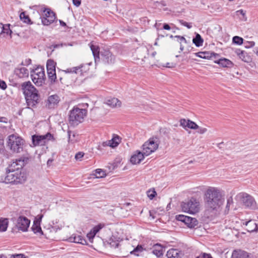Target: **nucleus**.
Listing matches in <instances>:
<instances>
[{
	"instance_id": "21",
	"label": "nucleus",
	"mask_w": 258,
	"mask_h": 258,
	"mask_svg": "<svg viewBox=\"0 0 258 258\" xmlns=\"http://www.w3.org/2000/svg\"><path fill=\"white\" fill-rule=\"evenodd\" d=\"M14 74L19 78H27L29 76V71L24 67L18 66L15 69Z\"/></svg>"
},
{
	"instance_id": "48",
	"label": "nucleus",
	"mask_w": 258,
	"mask_h": 258,
	"mask_svg": "<svg viewBox=\"0 0 258 258\" xmlns=\"http://www.w3.org/2000/svg\"><path fill=\"white\" fill-rule=\"evenodd\" d=\"M196 258H213L210 254L206 253H202L200 255L197 257Z\"/></svg>"
},
{
	"instance_id": "59",
	"label": "nucleus",
	"mask_w": 258,
	"mask_h": 258,
	"mask_svg": "<svg viewBox=\"0 0 258 258\" xmlns=\"http://www.w3.org/2000/svg\"><path fill=\"white\" fill-rule=\"evenodd\" d=\"M75 44V42H71V43H64L63 44H62L64 46H73L74 44Z\"/></svg>"
},
{
	"instance_id": "19",
	"label": "nucleus",
	"mask_w": 258,
	"mask_h": 258,
	"mask_svg": "<svg viewBox=\"0 0 258 258\" xmlns=\"http://www.w3.org/2000/svg\"><path fill=\"white\" fill-rule=\"evenodd\" d=\"M214 62L223 68H232L234 66V63L231 60L225 58L218 57L214 60Z\"/></svg>"
},
{
	"instance_id": "39",
	"label": "nucleus",
	"mask_w": 258,
	"mask_h": 258,
	"mask_svg": "<svg viewBox=\"0 0 258 258\" xmlns=\"http://www.w3.org/2000/svg\"><path fill=\"white\" fill-rule=\"evenodd\" d=\"M10 24H6V25L3 24V28H2L3 35L5 34H7V35H11V33L12 32L10 28Z\"/></svg>"
},
{
	"instance_id": "24",
	"label": "nucleus",
	"mask_w": 258,
	"mask_h": 258,
	"mask_svg": "<svg viewBox=\"0 0 258 258\" xmlns=\"http://www.w3.org/2000/svg\"><path fill=\"white\" fill-rule=\"evenodd\" d=\"M69 241L71 242H75L77 243H80L83 245L87 244V241L82 236L73 234L69 238Z\"/></svg>"
},
{
	"instance_id": "41",
	"label": "nucleus",
	"mask_w": 258,
	"mask_h": 258,
	"mask_svg": "<svg viewBox=\"0 0 258 258\" xmlns=\"http://www.w3.org/2000/svg\"><path fill=\"white\" fill-rule=\"evenodd\" d=\"M233 42L236 44L241 45L243 43V39L239 36H234L232 39Z\"/></svg>"
},
{
	"instance_id": "4",
	"label": "nucleus",
	"mask_w": 258,
	"mask_h": 258,
	"mask_svg": "<svg viewBox=\"0 0 258 258\" xmlns=\"http://www.w3.org/2000/svg\"><path fill=\"white\" fill-rule=\"evenodd\" d=\"M87 114L85 109H81L78 107H74L70 111L69 122L70 125L76 126L83 122L84 117Z\"/></svg>"
},
{
	"instance_id": "56",
	"label": "nucleus",
	"mask_w": 258,
	"mask_h": 258,
	"mask_svg": "<svg viewBox=\"0 0 258 258\" xmlns=\"http://www.w3.org/2000/svg\"><path fill=\"white\" fill-rule=\"evenodd\" d=\"M236 13L237 14V15L240 14L242 15L243 17L245 16V12L243 10H238L236 12Z\"/></svg>"
},
{
	"instance_id": "23",
	"label": "nucleus",
	"mask_w": 258,
	"mask_h": 258,
	"mask_svg": "<svg viewBox=\"0 0 258 258\" xmlns=\"http://www.w3.org/2000/svg\"><path fill=\"white\" fill-rule=\"evenodd\" d=\"M246 227V230L249 232L257 231L258 227L256 223L253 220H250L248 221L243 223Z\"/></svg>"
},
{
	"instance_id": "62",
	"label": "nucleus",
	"mask_w": 258,
	"mask_h": 258,
	"mask_svg": "<svg viewBox=\"0 0 258 258\" xmlns=\"http://www.w3.org/2000/svg\"><path fill=\"white\" fill-rule=\"evenodd\" d=\"M0 122H7V119L5 117H1L0 118Z\"/></svg>"
},
{
	"instance_id": "35",
	"label": "nucleus",
	"mask_w": 258,
	"mask_h": 258,
	"mask_svg": "<svg viewBox=\"0 0 258 258\" xmlns=\"http://www.w3.org/2000/svg\"><path fill=\"white\" fill-rule=\"evenodd\" d=\"M8 219H0V231H5L7 230L8 226Z\"/></svg>"
},
{
	"instance_id": "28",
	"label": "nucleus",
	"mask_w": 258,
	"mask_h": 258,
	"mask_svg": "<svg viewBox=\"0 0 258 258\" xmlns=\"http://www.w3.org/2000/svg\"><path fill=\"white\" fill-rule=\"evenodd\" d=\"M68 141L69 143H74L78 140V135L74 132H72L70 130L68 131Z\"/></svg>"
},
{
	"instance_id": "31",
	"label": "nucleus",
	"mask_w": 258,
	"mask_h": 258,
	"mask_svg": "<svg viewBox=\"0 0 258 258\" xmlns=\"http://www.w3.org/2000/svg\"><path fill=\"white\" fill-rule=\"evenodd\" d=\"M121 102L118 99L116 98H113L109 99L107 100L106 104L111 107H116L117 106H120Z\"/></svg>"
},
{
	"instance_id": "9",
	"label": "nucleus",
	"mask_w": 258,
	"mask_h": 258,
	"mask_svg": "<svg viewBox=\"0 0 258 258\" xmlns=\"http://www.w3.org/2000/svg\"><path fill=\"white\" fill-rule=\"evenodd\" d=\"M32 143L34 146H43L49 141H55L53 136L50 133L44 135H35L32 136Z\"/></svg>"
},
{
	"instance_id": "14",
	"label": "nucleus",
	"mask_w": 258,
	"mask_h": 258,
	"mask_svg": "<svg viewBox=\"0 0 258 258\" xmlns=\"http://www.w3.org/2000/svg\"><path fill=\"white\" fill-rule=\"evenodd\" d=\"M101 59L105 63L112 64L115 61V56L109 50L103 49L100 51Z\"/></svg>"
},
{
	"instance_id": "64",
	"label": "nucleus",
	"mask_w": 258,
	"mask_h": 258,
	"mask_svg": "<svg viewBox=\"0 0 258 258\" xmlns=\"http://www.w3.org/2000/svg\"><path fill=\"white\" fill-rule=\"evenodd\" d=\"M254 52L258 56V47L254 48L253 50Z\"/></svg>"
},
{
	"instance_id": "17",
	"label": "nucleus",
	"mask_w": 258,
	"mask_h": 258,
	"mask_svg": "<svg viewBox=\"0 0 258 258\" xmlns=\"http://www.w3.org/2000/svg\"><path fill=\"white\" fill-rule=\"evenodd\" d=\"M60 99L58 95H52L48 97L46 105L49 108H53L57 105Z\"/></svg>"
},
{
	"instance_id": "15",
	"label": "nucleus",
	"mask_w": 258,
	"mask_h": 258,
	"mask_svg": "<svg viewBox=\"0 0 258 258\" xmlns=\"http://www.w3.org/2000/svg\"><path fill=\"white\" fill-rule=\"evenodd\" d=\"M179 122L180 125L185 130L186 128L192 130H197L199 128V125L196 122L189 119L186 120L184 118H182L180 120Z\"/></svg>"
},
{
	"instance_id": "37",
	"label": "nucleus",
	"mask_w": 258,
	"mask_h": 258,
	"mask_svg": "<svg viewBox=\"0 0 258 258\" xmlns=\"http://www.w3.org/2000/svg\"><path fill=\"white\" fill-rule=\"evenodd\" d=\"M47 72L49 79H50L51 82H55L56 79L55 69L54 70H52V71H49Z\"/></svg>"
},
{
	"instance_id": "11",
	"label": "nucleus",
	"mask_w": 258,
	"mask_h": 258,
	"mask_svg": "<svg viewBox=\"0 0 258 258\" xmlns=\"http://www.w3.org/2000/svg\"><path fill=\"white\" fill-rule=\"evenodd\" d=\"M43 12L44 16L41 18L43 25L48 26L54 22L56 19V16L53 12L49 9H46Z\"/></svg>"
},
{
	"instance_id": "7",
	"label": "nucleus",
	"mask_w": 258,
	"mask_h": 258,
	"mask_svg": "<svg viewBox=\"0 0 258 258\" xmlns=\"http://www.w3.org/2000/svg\"><path fill=\"white\" fill-rule=\"evenodd\" d=\"M159 143L157 138H152L146 141L142 146L143 152L146 156L154 152L158 148Z\"/></svg>"
},
{
	"instance_id": "38",
	"label": "nucleus",
	"mask_w": 258,
	"mask_h": 258,
	"mask_svg": "<svg viewBox=\"0 0 258 258\" xmlns=\"http://www.w3.org/2000/svg\"><path fill=\"white\" fill-rule=\"evenodd\" d=\"M20 19L23 21L24 23L29 24L31 22V20L29 16L26 15L25 12H22L20 15Z\"/></svg>"
},
{
	"instance_id": "54",
	"label": "nucleus",
	"mask_w": 258,
	"mask_h": 258,
	"mask_svg": "<svg viewBox=\"0 0 258 258\" xmlns=\"http://www.w3.org/2000/svg\"><path fill=\"white\" fill-rule=\"evenodd\" d=\"M142 249V247L141 246H138L134 250L131 252V253H135L136 254V252L138 251H141Z\"/></svg>"
},
{
	"instance_id": "34",
	"label": "nucleus",
	"mask_w": 258,
	"mask_h": 258,
	"mask_svg": "<svg viewBox=\"0 0 258 258\" xmlns=\"http://www.w3.org/2000/svg\"><path fill=\"white\" fill-rule=\"evenodd\" d=\"M204 40L199 34H197L196 37L192 39V42L197 47H200L203 45Z\"/></svg>"
},
{
	"instance_id": "50",
	"label": "nucleus",
	"mask_w": 258,
	"mask_h": 258,
	"mask_svg": "<svg viewBox=\"0 0 258 258\" xmlns=\"http://www.w3.org/2000/svg\"><path fill=\"white\" fill-rule=\"evenodd\" d=\"M198 129L199 130L198 133L200 134H204L207 131V129L206 128L200 127L199 126Z\"/></svg>"
},
{
	"instance_id": "58",
	"label": "nucleus",
	"mask_w": 258,
	"mask_h": 258,
	"mask_svg": "<svg viewBox=\"0 0 258 258\" xmlns=\"http://www.w3.org/2000/svg\"><path fill=\"white\" fill-rule=\"evenodd\" d=\"M232 203V200H230V199H228L227 200V202L226 208H229L230 204H231Z\"/></svg>"
},
{
	"instance_id": "51",
	"label": "nucleus",
	"mask_w": 258,
	"mask_h": 258,
	"mask_svg": "<svg viewBox=\"0 0 258 258\" xmlns=\"http://www.w3.org/2000/svg\"><path fill=\"white\" fill-rule=\"evenodd\" d=\"M73 3L75 6L78 7L81 4V0H73Z\"/></svg>"
},
{
	"instance_id": "20",
	"label": "nucleus",
	"mask_w": 258,
	"mask_h": 258,
	"mask_svg": "<svg viewBox=\"0 0 258 258\" xmlns=\"http://www.w3.org/2000/svg\"><path fill=\"white\" fill-rule=\"evenodd\" d=\"M120 142L121 139L120 137L116 135L114 136L111 140L104 142L102 143V146L103 147L109 146L112 148H115L119 144Z\"/></svg>"
},
{
	"instance_id": "42",
	"label": "nucleus",
	"mask_w": 258,
	"mask_h": 258,
	"mask_svg": "<svg viewBox=\"0 0 258 258\" xmlns=\"http://www.w3.org/2000/svg\"><path fill=\"white\" fill-rule=\"evenodd\" d=\"M82 67H74L70 69H68L67 70L64 71L65 73H77L78 71L81 69Z\"/></svg>"
},
{
	"instance_id": "60",
	"label": "nucleus",
	"mask_w": 258,
	"mask_h": 258,
	"mask_svg": "<svg viewBox=\"0 0 258 258\" xmlns=\"http://www.w3.org/2000/svg\"><path fill=\"white\" fill-rule=\"evenodd\" d=\"M3 24L2 23H0V36L3 35Z\"/></svg>"
},
{
	"instance_id": "16",
	"label": "nucleus",
	"mask_w": 258,
	"mask_h": 258,
	"mask_svg": "<svg viewBox=\"0 0 258 258\" xmlns=\"http://www.w3.org/2000/svg\"><path fill=\"white\" fill-rule=\"evenodd\" d=\"M195 55L198 57H199L204 59H212L217 58L219 57V54L213 52L209 51H201L197 53H195Z\"/></svg>"
},
{
	"instance_id": "49",
	"label": "nucleus",
	"mask_w": 258,
	"mask_h": 258,
	"mask_svg": "<svg viewBox=\"0 0 258 258\" xmlns=\"http://www.w3.org/2000/svg\"><path fill=\"white\" fill-rule=\"evenodd\" d=\"M7 87V85L6 83V82L0 79V88L2 90H6Z\"/></svg>"
},
{
	"instance_id": "29",
	"label": "nucleus",
	"mask_w": 258,
	"mask_h": 258,
	"mask_svg": "<svg viewBox=\"0 0 258 258\" xmlns=\"http://www.w3.org/2000/svg\"><path fill=\"white\" fill-rule=\"evenodd\" d=\"M168 258H180V254L178 250L176 249H169L166 254Z\"/></svg>"
},
{
	"instance_id": "13",
	"label": "nucleus",
	"mask_w": 258,
	"mask_h": 258,
	"mask_svg": "<svg viewBox=\"0 0 258 258\" xmlns=\"http://www.w3.org/2000/svg\"><path fill=\"white\" fill-rule=\"evenodd\" d=\"M241 201L243 205L248 208L254 209L255 206V202L254 199L250 195L246 193H240L239 195Z\"/></svg>"
},
{
	"instance_id": "27",
	"label": "nucleus",
	"mask_w": 258,
	"mask_h": 258,
	"mask_svg": "<svg viewBox=\"0 0 258 258\" xmlns=\"http://www.w3.org/2000/svg\"><path fill=\"white\" fill-rule=\"evenodd\" d=\"M170 38L174 37V38H176L178 39L177 41L179 43V45H180V51L179 52L183 51L184 49V46L183 44L187 43V41L186 40V39L183 36H180V35H176L174 36H173V35H170Z\"/></svg>"
},
{
	"instance_id": "46",
	"label": "nucleus",
	"mask_w": 258,
	"mask_h": 258,
	"mask_svg": "<svg viewBox=\"0 0 258 258\" xmlns=\"http://www.w3.org/2000/svg\"><path fill=\"white\" fill-rule=\"evenodd\" d=\"M84 155V153L83 152H79L76 154L75 159L77 160H81V159L83 157Z\"/></svg>"
},
{
	"instance_id": "63",
	"label": "nucleus",
	"mask_w": 258,
	"mask_h": 258,
	"mask_svg": "<svg viewBox=\"0 0 258 258\" xmlns=\"http://www.w3.org/2000/svg\"><path fill=\"white\" fill-rule=\"evenodd\" d=\"M4 145V141L0 138V149H1Z\"/></svg>"
},
{
	"instance_id": "52",
	"label": "nucleus",
	"mask_w": 258,
	"mask_h": 258,
	"mask_svg": "<svg viewBox=\"0 0 258 258\" xmlns=\"http://www.w3.org/2000/svg\"><path fill=\"white\" fill-rule=\"evenodd\" d=\"M175 64L173 63H169L167 62L165 65H163V67H166V68H172L174 67Z\"/></svg>"
},
{
	"instance_id": "47",
	"label": "nucleus",
	"mask_w": 258,
	"mask_h": 258,
	"mask_svg": "<svg viewBox=\"0 0 258 258\" xmlns=\"http://www.w3.org/2000/svg\"><path fill=\"white\" fill-rule=\"evenodd\" d=\"M31 63V59L30 58H26L21 63V66H28Z\"/></svg>"
},
{
	"instance_id": "40",
	"label": "nucleus",
	"mask_w": 258,
	"mask_h": 258,
	"mask_svg": "<svg viewBox=\"0 0 258 258\" xmlns=\"http://www.w3.org/2000/svg\"><path fill=\"white\" fill-rule=\"evenodd\" d=\"M95 175L96 178H102L106 175L105 172L101 169H97L95 170Z\"/></svg>"
},
{
	"instance_id": "22",
	"label": "nucleus",
	"mask_w": 258,
	"mask_h": 258,
	"mask_svg": "<svg viewBox=\"0 0 258 258\" xmlns=\"http://www.w3.org/2000/svg\"><path fill=\"white\" fill-rule=\"evenodd\" d=\"M234 53L238 56L239 58L242 61L246 62L250 61V58L245 51L242 50L240 49H235L234 50Z\"/></svg>"
},
{
	"instance_id": "26",
	"label": "nucleus",
	"mask_w": 258,
	"mask_h": 258,
	"mask_svg": "<svg viewBox=\"0 0 258 258\" xmlns=\"http://www.w3.org/2000/svg\"><path fill=\"white\" fill-rule=\"evenodd\" d=\"M104 225L103 224H99L93 227L90 232L87 234V237L90 241L91 239H92L96 234L98 233L104 227Z\"/></svg>"
},
{
	"instance_id": "12",
	"label": "nucleus",
	"mask_w": 258,
	"mask_h": 258,
	"mask_svg": "<svg viewBox=\"0 0 258 258\" xmlns=\"http://www.w3.org/2000/svg\"><path fill=\"white\" fill-rule=\"evenodd\" d=\"M177 221L183 222L189 228H194L198 225V221L196 218H191L183 215H178L176 216Z\"/></svg>"
},
{
	"instance_id": "18",
	"label": "nucleus",
	"mask_w": 258,
	"mask_h": 258,
	"mask_svg": "<svg viewBox=\"0 0 258 258\" xmlns=\"http://www.w3.org/2000/svg\"><path fill=\"white\" fill-rule=\"evenodd\" d=\"M145 155L144 153L137 151L131 157L130 161L133 164L140 163L144 159Z\"/></svg>"
},
{
	"instance_id": "2",
	"label": "nucleus",
	"mask_w": 258,
	"mask_h": 258,
	"mask_svg": "<svg viewBox=\"0 0 258 258\" xmlns=\"http://www.w3.org/2000/svg\"><path fill=\"white\" fill-rule=\"evenodd\" d=\"M206 211L215 213L219 210L222 201L220 190L214 187H209L204 194Z\"/></svg>"
},
{
	"instance_id": "45",
	"label": "nucleus",
	"mask_w": 258,
	"mask_h": 258,
	"mask_svg": "<svg viewBox=\"0 0 258 258\" xmlns=\"http://www.w3.org/2000/svg\"><path fill=\"white\" fill-rule=\"evenodd\" d=\"M255 42L254 41H246L244 43L245 47L249 48L254 46Z\"/></svg>"
},
{
	"instance_id": "6",
	"label": "nucleus",
	"mask_w": 258,
	"mask_h": 258,
	"mask_svg": "<svg viewBox=\"0 0 258 258\" xmlns=\"http://www.w3.org/2000/svg\"><path fill=\"white\" fill-rule=\"evenodd\" d=\"M182 211L189 214H195L199 212L200 209L199 201L194 198L183 202L181 204Z\"/></svg>"
},
{
	"instance_id": "30",
	"label": "nucleus",
	"mask_w": 258,
	"mask_h": 258,
	"mask_svg": "<svg viewBox=\"0 0 258 258\" xmlns=\"http://www.w3.org/2000/svg\"><path fill=\"white\" fill-rule=\"evenodd\" d=\"M152 252L157 257H160L163 254V248L160 244H157L153 246Z\"/></svg>"
},
{
	"instance_id": "8",
	"label": "nucleus",
	"mask_w": 258,
	"mask_h": 258,
	"mask_svg": "<svg viewBox=\"0 0 258 258\" xmlns=\"http://www.w3.org/2000/svg\"><path fill=\"white\" fill-rule=\"evenodd\" d=\"M31 76L33 83L38 86H42L45 81L44 68L37 67L31 73Z\"/></svg>"
},
{
	"instance_id": "53",
	"label": "nucleus",
	"mask_w": 258,
	"mask_h": 258,
	"mask_svg": "<svg viewBox=\"0 0 258 258\" xmlns=\"http://www.w3.org/2000/svg\"><path fill=\"white\" fill-rule=\"evenodd\" d=\"M13 258H25L23 254H17L12 255Z\"/></svg>"
},
{
	"instance_id": "44",
	"label": "nucleus",
	"mask_w": 258,
	"mask_h": 258,
	"mask_svg": "<svg viewBox=\"0 0 258 258\" xmlns=\"http://www.w3.org/2000/svg\"><path fill=\"white\" fill-rule=\"evenodd\" d=\"M179 22L183 26L186 27L188 29H190L192 27L191 23H187L183 20H179Z\"/></svg>"
},
{
	"instance_id": "25",
	"label": "nucleus",
	"mask_w": 258,
	"mask_h": 258,
	"mask_svg": "<svg viewBox=\"0 0 258 258\" xmlns=\"http://www.w3.org/2000/svg\"><path fill=\"white\" fill-rule=\"evenodd\" d=\"M231 258H250L248 253L243 250H234L232 253Z\"/></svg>"
},
{
	"instance_id": "55",
	"label": "nucleus",
	"mask_w": 258,
	"mask_h": 258,
	"mask_svg": "<svg viewBox=\"0 0 258 258\" xmlns=\"http://www.w3.org/2000/svg\"><path fill=\"white\" fill-rule=\"evenodd\" d=\"M42 217H43V215H38L34 221H37V222L39 221V223L40 224V222H41Z\"/></svg>"
},
{
	"instance_id": "33",
	"label": "nucleus",
	"mask_w": 258,
	"mask_h": 258,
	"mask_svg": "<svg viewBox=\"0 0 258 258\" xmlns=\"http://www.w3.org/2000/svg\"><path fill=\"white\" fill-rule=\"evenodd\" d=\"M90 48L94 55L95 60L96 61L97 59H99L100 57V52L99 47L96 45H91Z\"/></svg>"
},
{
	"instance_id": "10",
	"label": "nucleus",
	"mask_w": 258,
	"mask_h": 258,
	"mask_svg": "<svg viewBox=\"0 0 258 258\" xmlns=\"http://www.w3.org/2000/svg\"><path fill=\"white\" fill-rule=\"evenodd\" d=\"M12 220L15 222L16 227L19 230L26 232L28 230L30 221L26 217L20 216L18 218H12Z\"/></svg>"
},
{
	"instance_id": "3",
	"label": "nucleus",
	"mask_w": 258,
	"mask_h": 258,
	"mask_svg": "<svg viewBox=\"0 0 258 258\" xmlns=\"http://www.w3.org/2000/svg\"><path fill=\"white\" fill-rule=\"evenodd\" d=\"M22 88L28 107L36 106L39 102L40 97L36 89L29 81L23 83Z\"/></svg>"
},
{
	"instance_id": "43",
	"label": "nucleus",
	"mask_w": 258,
	"mask_h": 258,
	"mask_svg": "<svg viewBox=\"0 0 258 258\" xmlns=\"http://www.w3.org/2000/svg\"><path fill=\"white\" fill-rule=\"evenodd\" d=\"M156 192L154 189H150L147 191V196L150 200H152L156 196Z\"/></svg>"
},
{
	"instance_id": "61",
	"label": "nucleus",
	"mask_w": 258,
	"mask_h": 258,
	"mask_svg": "<svg viewBox=\"0 0 258 258\" xmlns=\"http://www.w3.org/2000/svg\"><path fill=\"white\" fill-rule=\"evenodd\" d=\"M59 22L60 23V25L62 26H67L66 23L65 22H64L63 21H62V20H59Z\"/></svg>"
},
{
	"instance_id": "5",
	"label": "nucleus",
	"mask_w": 258,
	"mask_h": 258,
	"mask_svg": "<svg viewBox=\"0 0 258 258\" xmlns=\"http://www.w3.org/2000/svg\"><path fill=\"white\" fill-rule=\"evenodd\" d=\"M7 145L13 152L20 153L23 149L24 140L20 137L11 135L8 137Z\"/></svg>"
},
{
	"instance_id": "36",
	"label": "nucleus",
	"mask_w": 258,
	"mask_h": 258,
	"mask_svg": "<svg viewBox=\"0 0 258 258\" xmlns=\"http://www.w3.org/2000/svg\"><path fill=\"white\" fill-rule=\"evenodd\" d=\"M56 62L52 60L48 59L46 63L47 71H52L55 69Z\"/></svg>"
},
{
	"instance_id": "57",
	"label": "nucleus",
	"mask_w": 258,
	"mask_h": 258,
	"mask_svg": "<svg viewBox=\"0 0 258 258\" xmlns=\"http://www.w3.org/2000/svg\"><path fill=\"white\" fill-rule=\"evenodd\" d=\"M163 28L164 29L167 30H169L171 29L170 26L168 24H166V23L163 24Z\"/></svg>"
},
{
	"instance_id": "1",
	"label": "nucleus",
	"mask_w": 258,
	"mask_h": 258,
	"mask_svg": "<svg viewBox=\"0 0 258 258\" xmlns=\"http://www.w3.org/2000/svg\"><path fill=\"white\" fill-rule=\"evenodd\" d=\"M28 160V158L23 157L13 162L6 168L5 172L0 175V182L16 184L24 182L27 175L23 167Z\"/></svg>"
},
{
	"instance_id": "32",
	"label": "nucleus",
	"mask_w": 258,
	"mask_h": 258,
	"mask_svg": "<svg viewBox=\"0 0 258 258\" xmlns=\"http://www.w3.org/2000/svg\"><path fill=\"white\" fill-rule=\"evenodd\" d=\"M31 229L34 233L39 234L40 235H42L43 234L41 228L40 227V224L39 223V221H34Z\"/></svg>"
}]
</instances>
